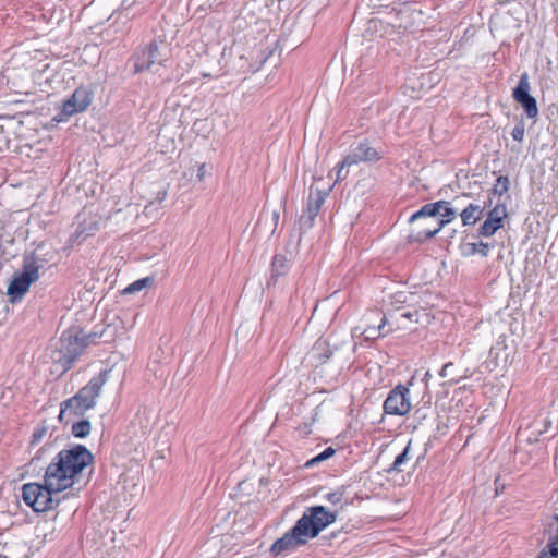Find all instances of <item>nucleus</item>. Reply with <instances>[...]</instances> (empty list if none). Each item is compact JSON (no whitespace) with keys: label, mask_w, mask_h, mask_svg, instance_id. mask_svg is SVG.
I'll list each match as a JSON object with an SVG mask.
<instances>
[{"label":"nucleus","mask_w":558,"mask_h":558,"mask_svg":"<svg viewBox=\"0 0 558 558\" xmlns=\"http://www.w3.org/2000/svg\"><path fill=\"white\" fill-rule=\"evenodd\" d=\"M323 182V179L315 180V183L310 187V195L306 210L300 217V227L302 229L312 228L316 216L318 215L325 198L329 194L331 186L324 185L320 186L319 183Z\"/></svg>","instance_id":"423d86ee"},{"label":"nucleus","mask_w":558,"mask_h":558,"mask_svg":"<svg viewBox=\"0 0 558 558\" xmlns=\"http://www.w3.org/2000/svg\"><path fill=\"white\" fill-rule=\"evenodd\" d=\"M92 102L90 93L83 87L76 88L72 96L63 102L62 113L66 117L82 112L87 109Z\"/></svg>","instance_id":"9b49d317"},{"label":"nucleus","mask_w":558,"mask_h":558,"mask_svg":"<svg viewBox=\"0 0 558 558\" xmlns=\"http://www.w3.org/2000/svg\"><path fill=\"white\" fill-rule=\"evenodd\" d=\"M348 166H344V162L341 161L339 165H338V168H337V172H336V180H335V183L338 182V181H341L343 179L347 178L348 173H349V170H348Z\"/></svg>","instance_id":"2f4dec72"},{"label":"nucleus","mask_w":558,"mask_h":558,"mask_svg":"<svg viewBox=\"0 0 558 558\" xmlns=\"http://www.w3.org/2000/svg\"><path fill=\"white\" fill-rule=\"evenodd\" d=\"M507 207L497 204L487 214L485 221L478 228V234L482 236H492L504 226V219L507 217Z\"/></svg>","instance_id":"9d476101"},{"label":"nucleus","mask_w":558,"mask_h":558,"mask_svg":"<svg viewBox=\"0 0 558 558\" xmlns=\"http://www.w3.org/2000/svg\"><path fill=\"white\" fill-rule=\"evenodd\" d=\"M336 519L337 512L328 511L323 506L308 508L296 521L295 525L272 544L271 553L278 556L295 550L298 547L305 545L310 539L316 537L324 529L333 523Z\"/></svg>","instance_id":"f03ea898"},{"label":"nucleus","mask_w":558,"mask_h":558,"mask_svg":"<svg viewBox=\"0 0 558 558\" xmlns=\"http://www.w3.org/2000/svg\"><path fill=\"white\" fill-rule=\"evenodd\" d=\"M107 379L108 371H101L73 397L62 401L58 416L59 421L68 423L71 418L82 416L86 411L95 408L102 386L106 384Z\"/></svg>","instance_id":"7ed1b4c3"},{"label":"nucleus","mask_w":558,"mask_h":558,"mask_svg":"<svg viewBox=\"0 0 558 558\" xmlns=\"http://www.w3.org/2000/svg\"><path fill=\"white\" fill-rule=\"evenodd\" d=\"M410 410V390L405 386L398 385L388 393L384 402V412L388 415L402 416Z\"/></svg>","instance_id":"6e6552de"},{"label":"nucleus","mask_w":558,"mask_h":558,"mask_svg":"<svg viewBox=\"0 0 558 558\" xmlns=\"http://www.w3.org/2000/svg\"><path fill=\"white\" fill-rule=\"evenodd\" d=\"M205 175H206V166H205V163H202L198 166L196 177L199 181H202V180H204Z\"/></svg>","instance_id":"f704fd0d"},{"label":"nucleus","mask_w":558,"mask_h":558,"mask_svg":"<svg viewBox=\"0 0 558 558\" xmlns=\"http://www.w3.org/2000/svg\"><path fill=\"white\" fill-rule=\"evenodd\" d=\"M170 57L169 44L163 40H153L148 45L137 49L134 53V71H155L156 66L165 65Z\"/></svg>","instance_id":"39448f33"},{"label":"nucleus","mask_w":558,"mask_h":558,"mask_svg":"<svg viewBox=\"0 0 558 558\" xmlns=\"http://www.w3.org/2000/svg\"><path fill=\"white\" fill-rule=\"evenodd\" d=\"M93 460L90 451L82 445L61 450L47 466L44 484L23 485V500L36 512L52 509L60 501L56 496L72 487L82 471L92 464Z\"/></svg>","instance_id":"f257e3e1"},{"label":"nucleus","mask_w":558,"mask_h":558,"mask_svg":"<svg viewBox=\"0 0 558 558\" xmlns=\"http://www.w3.org/2000/svg\"><path fill=\"white\" fill-rule=\"evenodd\" d=\"M413 223H416V225L412 229L410 234L417 233L418 230L433 229V226H434L432 222H427V218H421V219L414 221Z\"/></svg>","instance_id":"cd10ccee"},{"label":"nucleus","mask_w":558,"mask_h":558,"mask_svg":"<svg viewBox=\"0 0 558 558\" xmlns=\"http://www.w3.org/2000/svg\"><path fill=\"white\" fill-rule=\"evenodd\" d=\"M557 522L555 534L549 536L547 544L539 551L538 558H558V514L554 515Z\"/></svg>","instance_id":"4468645a"},{"label":"nucleus","mask_w":558,"mask_h":558,"mask_svg":"<svg viewBox=\"0 0 558 558\" xmlns=\"http://www.w3.org/2000/svg\"><path fill=\"white\" fill-rule=\"evenodd\" d=\"M92 429L90 422L88 420H81L73 423L71 432L77 438H84L89 435Z\"/></svg>","instance_id":"aec40b11"},{"label":"nucleus","mask_w":558,"mask_h":558,"mask_svg":"<svg viewBox=\"0 0 558 558\" xmlns=\"http://www.w3.org/2000/svg\"><path fill=\"white\" fill-rule=\"evenodd\" d=\"M343 498V493L341 490H335V492H331V493H328L326 495V499L331 504V505H338L341 502Z\"/></svg>","instance_id":"7c9ffc66"},{"label":"nucleus","mask_w":558,"mask_h":558,"mask_svg":"<svg viewBox=\"0 0 558 558\" xmlns=\"http://www.w3.org/2000/svg\"><path fill=\"white\" fill-rule=\"evenodd\" d=\"M353 149L356 153L357 161L366 162L380 159L379 153L369 146L368 143H360L357 146L353 147Z\"/></svg>","instance_id":"2eb2a0df"},{"label":"nucleus","mask_w":558,"mask_h":558,"mask_svg":"<svg viewBox=\"0 0 558 558\" xmlns=\"http://www.w3.org/2000/svg\"><path fill=\"white\" fill-rule=\"evenodd\" d=\"M484 215V206L480 204H469L461 213L460 217L463 226H474Z\"/></svg>","instance_id":"ddd939ff"},{"label":"nucleus","mask_w":558,"mask_h":558,"mask_svg":"<svg viewBox=\"0 0 558 558\" xmlns=\"http://www.w3.org/2000/svg\"><path fill=\"white\" fill-rule=\"evenodd\" d=\"M61 351L69 362L74 361L86 348L85 338L77 332H65L61 337Z\"/></svg>","instance_id":"f8f14e48"},{"label":"nucleus","mask_w":558,"mask_h":558,"mask_svg":"<svg viewBox=\"0 0 558 558\" xmlns=\"http://www.w3.org/2000/svg\"><path fill=\"white\" fill-rule=\"evenodd\" d=\"M333 351L329 349V343L326 340H318L313 348V355L320 362H325L332 355Z\"/></svg>","instance_id":"a211bd4d"},{"label":"nucleus","mask_w":558,"mask_h":558,"mask_svg":"<svg viewBox=\"0 0 558 558\" xmlns=\"http://www.w3.org/2000/svg\"><path fill=\"white\" fill-rule=\"evenodd\" d=\"M335 454V449L331 448V447H328L326 448L322 453H319L318 456H316L315 458H313L311 461H308L306 463V465H313L317 462H320V461H324V460H327L329 459L330 457H332Z\"/></svg>","instance_id":"b1692460"},{"label":"nucleus","mask_w":558,"mask_h":558,"mask_svg":"<svg viewBox=\"0 0 558 558\" xmlns=\"http://www.w3.org/2000/svg\"><path fill=\"white\" fill-rule=\"evenodd\" d=\"M45 451H46V448H41V449L38 451V454H37L36 457H34V458H33V461H34L35 459H39V458H40V457H39V454L44 453Z\"/></svg>","instance_id":"e433bc0d"},{"label":"nucleus","mask_w":558,"mask_h":558,"mask_svg":"<svg viewBox=\"0 0 558 558\" xmlns=\"http://www.w3.org/2000/svg\"><path fill=\"white\" fill-rule=\"evenodd\" d=\"M288 259L283 255H275L271 264L272 276L279 277L287 272Z\"/></svg>","instance_id":"6ab92c4d"},{"label":"nucleus","mask_w":558,"mask_h":558,"mask_svg":"<svg viewBox=\"0 0 558 558\" xmlns=\"http://www.w3.org/2000/svg\"><path fill=\"white\" fill-rule=\"evenodd\" d=\"M149 281H150L149 278H143V279L136 280L133 283L129 284L123 290V293L132 294V293L138 292V291L143 290L148 284Z\"/></svg>","instance_id":"4be33fe9"},{"label":"nucleus","mask_w":558,"mask_h":558,"mask_svg":"<svg viewBox=\"0 0 558 558\" xmlns=\"http://www.w3.org/2000/svg\"><path fill=\"white\" fill-rule=\"evenodd\" d=\"M279 217H280L279 211L274 210V211H272V220H274V225H275V227L277 226V223H278V221H279Z\"/></svg>","instance_id":"c9c22d12"},{"label":"nucleus","mask_w":558,"mask_h":558,"mask_svg":"<svg viewBox=\"0 0 558 558\" xmlns=\"http://www.w3.org/2000/svg\"><path fill=\"white\" fill-rule=\"evenodd\" d=\"M389 323L387 315H384L380 319V324L377 327L368 326L361 331L366 340H374L383 336L381 330Z\"/></svg>","instance_id":"f3484780"},{"label":"nucleus","mask_w":558,"mask_h":558,"mask_svg":"<svg viewBox=\"0 0 558 558\" xmlns=\"http://www.w3.org/2000/svg\"><path fill=\"white\" fill-rule=\"evenodd\" d=\"M78 333H81V337L85 338L86 347L88 344L96 343L97 339L102 336V332H96V331L89 332V333H85L83 331H78Z\"/></svg>","instance_id":"c756f323"},{"label":"nucleus","mask_w":558,"mask_h":558,"mask_svg":"<svg viewBox=\"0 0 558 558\" xmlns=\"http://www.w3.org/2000/svg\"><path fill=\"white\" fill-rule=\"evenodd\" d=\"M418 315H420V312H418V311H416V310H415V311H413V312L408 311V312H403V313L401 314V318H407V319H409V320H412V322H416V323H417V322H418Z\"/></svg>","instance_id":"72a5a7b5"},{"label":"nucleus","mask_w":558,"mask_h":558,"mask_svg":"<svg viewBox=\"0 0 558 558\" xmlns=\"http://www.w3.org/2000/svg\"><path fill=\"white\" fill-rule=\"evenodd\" d=\"M413 295L411 293L400 291L390 296V303L387 308V317H392V313L402 308V305L409 302Z\"/></svg>","instance_id":"dca6fc26"},{"label":"nucleus","mask_w":558,"mask_h":558,"mask_svg":"<svg viewBox=\"0 0 558 558\" xmlns=\"http://www.w3.org/2000/svg\"><path fill=\"white\" fill-rule=\"evenodd\" d=\"M509 190V179L508 177L500 175L497 178L496 183L494 185V193L498 195L505 194Z\"/></svg>","instance_id":"5701e85b"},{"label":"nucleus","mask_w":558,"mask_h":558,"mask_svg":"<svg viewBox=\"0 0 558 558\" xmlns=\"http://www.w3.org/2000/svg\"><path fill=\"white\" fill-rule=\"evenodd\" d=\"M453 364L452 363H447L442 366V368L440 369L439 372V375L444 378L446 377H450L449 379V383L452 385V384H457L458 383V378L456 377H452V368H453Z\"/></svg>","instance_id":"a878e982"},{"label":"nucleus","mask_w":558,"mask_h":558,"mask_svg":"<svg viewBox=\"0 0 558 558\" xmlns=\"http://www.w3.org/2000/svg\"><path fill=\"white\" fill-rule=\"evenodd\" d=\"M456 217V210L449 207L448 202L439 201L424 205L418 211L414 213L410 222H414L421 218H427V222H432L433 229L418 230L417 233L409 234V242H423L435 234L448 222Z\"/></svg>","instance_id":"20e7f679"},{"label":"nucleus","mask_w":558,"mask_h":558,"mask_svg":"<svg viewBox=\"0 0 558 558\" xmlns=\"http://www.w3.org/2000/svg\"><path fill=\"white\" fill-rule=\"evenodd\" d=\"M470 245L472 247L471 252L473 254L480 253L483 256H487L489 253V245L487 243L480 242V243H472Z\"/></svg>","instance_id":"bb28decb"},{"label":"nucleus","mask_w":558,"mask_h":558,"mask_svg":"<svg viewBox=\"0 0 558 558\" xmlns=\"http://www.w3.org/2000/svg\"><path fill=\"white\" fill-rule=\"evenodd\" d=\"M344 162V166L351 167L353 165H357L361 161H357V156L354 149L352 148L351 151L344 157L342 160Z\"/></svg>","instance_id":"473e14b6"},{"label":"nucleus","mask_w":558,"mask_h":558,"mask_svg":"<svg viewBox=\"0 0 558 558\" xmlns=\"http://www.w3.org/2000/svg\"><path fill=\"white\" fill-rule=\"evenodd\" d=\"M39 278L38 267L35 263L25 264L23 272L15 277L8 287L11 302H16L28 291L29 286Z\"/></svg>","instance_id":"0eeeda50"},{"label":"nucleus","mask_w":558,"mask_h":558,"mask_svg":"<svg viewBox=\"0 0 558 558\" xmlns=\"http://www.w3.org/2000/svg\"><path fill=\"white\" fill-rule=\"evenodd\" d=\"M48 428L46 426L37 427L32 435V444L39 442L47 434Z\"/></svg>","instance_id":"c85d7f7f"},{"label":"nucleus","mask_w":558,"mask_h":558,"mask_svg":"<svg viewBox=\"0 0 558 558\" xmlns=\"http://www.w3.org/2000/svg\"><path fill=\"white\" fill-rule=\"evenodd\" d=\"M410 450V444L403 449V451L398 454L392 463V465L388 469V472H401V465L409 459L408 453Z\"/></svg>","instance_id":"412c9836"},{"label":"nucleus","mask_w":558,"mask_h":558,"mask_svg":"<svg viewBox=\"0 0 558 558\" xmlns=\"http://www.w3.org/2000/svg\"><path fill=\"white\" fill-rule=\"evenodd\" d=\"M530 81L527 73L520 76L517 87L513 89L512 97L520 104L527 118L535 119L538 116L536 99L530 94Z\"/></svg>","instance_id":"1a4fd4ad"},{"label":"nucleus","mask_w":558,"mask_h":558,"mask_svg":"<svg viewBox=\"0 0 558 558\" xmlns=\"http://www.w3.org/2000/svg\"><path fill=\"white\" fill-rule=\"evenodd\" d=\"M524 134H525V126H524V123L523 122H519L514 125L512 132H511V136L514 141L517 142H522L523 138H524Z\"/></svg>","instance_id":"393cba45"}]
</instances>
